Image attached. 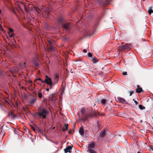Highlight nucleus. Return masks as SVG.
Segmentation results:
<instances>
[{
  "label": "nucleus",
  "mask_w": 153,
  "mask_h": 153,
  "mask_svg": "<svg viewBox=\"0 0 153 153\" xmlns=\"http://www.w3.org/2000/svg\"><path fill=\"white\" fill-rule=\"evenodd\" d=\"M39 112L38 114L40 117H42L43 118H45L47 115L48 114V111L45 108H39Z\"/></svg>",
  "instance_id": "1"
},
{
  "label": "nucleus",
  "mask_w": 153,
  "mask_h": 153,
  "mask_svg": "<svg viewBox=\"0 0 153 153\" xmlns=\"http://www.w3.org/2000/svg\"><path fill=\"white\" fill-rule=\"evenodd\" d=\"M94 146L95 143L94 142H92L91 143L88 147V150L87 151L90 153H97L94 150Z\"/></svg>",
  "instance_id": "2"
},
{
  "label": "nucleus",
  "mask_w": 153,
  "mask_h": 153,
  "mask_svg": "<svg viewBox=\"0 0 153 153\" xmlns=\"http://www.w3.org/2000/svg\"><path fill=\"white\" fill-rule=\"evenodd\" d=\"M42 82L46 83L49 85H51L53 84L51 79L47 75H45V79L44 81H42Z\"/></svg>",
  "instance_id": "3"
},
{
  "label": "nucleus",
  "mask_w": 153,
  "mask_h": 153,
  "mask_svg": "<svg viewBox=\"0 0 153 153\" xmlns=\"http://www.w3.org/2000/svg\"><path fill=\"white\" fill-rule=\"evenodd\" d=\"M129 49V47L128 44H126L125 45H120L119 48L118 50L119 51H121L123 49L124 50H128Z\"/></svg>",
  "instance_id": "4"
},
{
  "label": "nucleus",
  "mask_w": 153,
  "mask_h": 153,
  "mask_svg": "<svg viewBox=\"0 0 153 153\" xmlns=\"http://www.w3.org/2000/svg\"><path fill=\"white\" fill-rule=\"evenodd\" d=\"M117 99L122 104L126 103V100L123 98L120 97H118Z\"/></svg>",
  "instance_id": "5"
},
{
  "label": "nucleus",
  "mask_w": 153,
  "mask_h": 153,
  "mask_svg": "<svg viewBox=\"0 0 153 153\" xmlns=\"http://www.w3.org/2000/svg\"><path fill=\"white\" fill-rule=\"evenodd\" d=\"M72 149V147L71 146H68L64 149V151L65 153L67 152H70L71 150Z\"/></svg>",
  "instance_id": "6"
},
{
  "label": "nucleus",
  "mask_w": 153,
  "mask_h": 153,
  "mask_svg": "<svg viewBox=\"0 0 153 153\" xmlns=\"http://www.w3.org/2000/svg\"><path fill=\"white\" fill-rule=\"evenodd\" d=\"M136 91L137 93H139L142 91H143L141 88H140L138 85H137Z\"/></svg>",
  "instance_id": "7"
},
{
  "label": "nucleus",
  "mask_w": 153,
  "mask_h": 153,
  "mask_svg": "<svg viewBox=\"0 0 153 153\" xmlns=\"http://www.w3.org/2000/svg\"><path fill=\"white\" fill-rule=\"evenodd\" d=\"M79 132L81 135H83L84 134V131L82 128H80L79 130Z\"/></svg>",
  "instance_id": "8"
},
{
  "label": "nucleus",
  "mask_w": 153,
  "mask_h": 153,
  "mask_svg": "<svg viewBox=\"0 0 153 153\" xmlns=\"http://www.w3.org/2000/svg\"><path fill=\"white\" fill-rule=\"evenodd\" d=\"M68 124H65L64 125V127H63L62 129L63 131H65L68 129Z\"/></svg>",
  "instance_id": "9"
},
{
  "label": "nucleus",
  "mask_w": 153,
  "mask_h": 153,
  "mask_svg": "<svg viewBox=\"0 0 153 153\" xmlns=\"http://www.w3.org/2000/svg\"><path fill=\"white\" fill-rule=\"evenodd\" d=\"M36 100V98L32 99L29 102V103L31 104H33Z\"/></svg>",
  "instance_id": "10"
},
{
  "label": "nucleus",
  "mask_w": 153,
  "mask_h": 153,
  "mask_svg": "<svg viewBox=\"0 0 153 153\" xmlns=\"http://www.w3.org/2000/svg\"><path fill=\"white\" fill-rule=\"evenodd\" d=\"M69 24H65L63 26V28L65 29H67L69 28Z\"/></svg>",
  "instance_id": "11"
},
{
  "label": "nucleus",
  "mask_w": 153,
  "mask_h": 153,
  "mask_svg": "<svg viewBox=\"0 0 153 153\" xmlns=\"http://www.w3.org/2000/svg\"><path fill=\"white\" fill-rule=\"evenodd\" d=\"M105 130H104L100 134V136L101 137H103L105 135Z\"/></svg>",
  "instance_id": "12"
},
{
  "label": "nucleus",
  "mask_w": 153,
  "mask_h": 153,
  "mask_svg": "<svg viewBox=\"0 0 153 153\" xmlns=\"http://www.w3.org/2000/svg\"><path fill=\"white\" fill-rule=\"evenodd\" d=\"M36 60L37 62H34V65H35L36 67H37L39 65L38 63L37 62L39 61V60L37 58H36Z\"/></svg>",
  "instance_id": "13"
},
{
  "label": "nucleus",
  "mask_w": 153,
  "mask_h": 153,
  "mask_svg": "<svg viewBox=\"0 0 153 153\" xmlns=\"http://www.w3.org/2000/svg\"><path fill=\"white\" fill-rule=\"evenodd\" d=\"M94 116V115H93L91 114H89L87 115L86 118L88 119V118H91V117H93Z\"/></svg>",
  "instance_id": "14"
},
{
  "label": "nucleus",
  "mask_w": 153,
  "mask_h": 153,
  "mask_svg": "<svg viewBox=\"0 0 153 153\" xmlns=\"http://www.w3.org/2000/svg\"><path fill=\"white\" fill-rule=\"evenodd\" d=\"M92 60L93 63H95L97 61V58L95 57L92 58Z\"/></svg>",
  "instance_id": "15"
},
{
  "label": "nucleus",
  "mask_w": 153,
  "mask_h": 153,
  "mask_svg": "<svg viewBox=\"0 0 153 153\" xmlns=\"http://www.w3.org/2000/svg\"><path fill=\"white\" fill-rule=\"evenodd\" d=\"M5 134V133L4 131V130L3 129V128H2L1 130V134L2 135H4Z\"/></svg>",
  "instance_id": "16"
},
{
  "label": "nucleus",
  "mask_w": 153,
  "mask_h": 153,
  "mask_svg": "<svg viewBox=\"0 0 153 153\" xmlns=\"http://www.w3.org/2000/svg\"><path fill=\"white\" fill-rule=\"evenodd\" d=\"M0 106L1 109H2L3 110H5L6 108V107L4 105L0 104Z\"/></svg>",
  "instance_id": "17"
},
{
  "label": "nucleus",
  "mask_w": 153,
  "mask_h": 153,
  "mask_svg": "<svg viewBox=\"0 0 153 153\" xmlns=\"http://www.w3.org/2000/svg\"><path fill=\"white\" fill-rule=\"evenodd\" d=\"M106 102V100L105 99H102L101 101V103L103 105H105Z\"/></svg>",
  "instance_id": "18"
},
{
  "label": "nucleus",
  "mask_w": 153,
  "mask_h": 153,
  "mask_svg": "<svg viewBox=\"0 0 153 153\" xmlns=\"http://www.w3.org/2000/svg\"><path fill=\"white\" fill-rule=\"evenodd\" d=\"M42 94L41 92H39L38 93V97L39 98H42Z\"/></svg>",
  "instance_id": "19"
},
{
  "label": "nucleus",
  "mask_w": 153,
  "mask_h": 153,
  "mask_svg": "<svg viewBox=\"0 0 153 153\" xmlns=\"http://www.w3.org/2000/svg\"><path fill=\"white\" fill-rule=\"evenodd\" d=\"M139 108L141 109H143L145 108V107L141 105H139Z\"/></svg>",
  "instance_id": "20"
},
{
  "label": "nucleus",
  "mask_w": 153,
  "mask_h": 153,
  "mask_svg": "<svg viewBox=\"0 0 153 153\" xmlns=\"http://www.w3.org/2000/svg\"><path fill=\"white\" fill-rule=\"evenodd\" d=\"M148 12L149 14L150 15L152 13H153V10H152L151 9H150Z\"/></svg>",
  "instance_id": "21"
},
{
  "label": "nucleus",
  "mask_w": 153,
  "mask_h": 153,
  "mask_svg": "<svg viewBox=\"0 0 153 153\" xmlns=\"http://www.w3.org/2000/svg\"><path fill=\"white\" fill-rule=\"evenodd\" d=\"M88 56L89 57H92V54L90 53V52H89L88 53Z\"/></svg>",
  "instance_id": "22"
},
{
  "label": "nucleus",
  "mask_w": 153,
  "mask_h": 153,
  "mask_svg": "<svg viewBox=\"0 0 153 153\" xmlns=\"http://www.w3.org/2000/svg\"><path fill=\"white\" fill-rule=\"evenodd\" d=\"M81 112L82 113H84L85 112V108H82L81 109Z\"/></svg>",
  "instance_id": "23"
},
{
  "label": "nucleus",
  "mask_w": 153,
  "mask_h": 153,
  "mask_svg": "<svg viewBox=\"0 0 153 153\" xmlns=\"http://www.w3.org/2000/svg\"><path fill=\"white\" fill-rule=\"evenodd\" d=\"M32 129L36 133H37V131H38L35 128H33V127H32Z\"/></svg>",
  "instance_id": "24"
},
{
  "label": "nucleus",
  "mask_w": 153,
  "mask_h": 153,
  "mask_svg": "<svg viewBox=\"0 0 153 153\" xmlns=\"http://www.w3.org/2000/svg\"><path fill=\"white\" fill-rule=\"evenodd\" d=\"M55 79L56 80H58L59 79V77L57 75H56L55 76Z\"/></svg>",
  "instance_id": "25"
},
{
  "label": "nucleus",
  "mask_w": 153,
  "mask_h": 153,
  "mask_svg": "<svg viewBox=\"0 0 153 153\" xmlns=\"http://www.w3.org/2000/svg\"><path fill=\"white\" fill-rule=\"evenodd\" d=\"M37 80H39L40 81L42 82V81H44L42 80V79L41 78H39L37 79H36L35 80V81H36Z\"/></svg>",
  "instance_id": "26"
},
{
  "label": "nucleus",
  "mask_w": 153,
  "mask_h": 153,
  "mask_svg": "<svg viewBox=\"0 0 153 153\" xmlns=\"http://www.w3.org/2000/svg\"><path fill=\"white\" fill-rule=\"evenodd\" d=\"M48 42H49V45H50V46H51L52 45V43L50 41H48Z\"/></svg>",
  "instance_id": "27"
},
{
  "label": "nucleus",
  "mask_w": 153,
  "mask_h": 153,
  "mask_svg": "<svg viewBox=\"0 0 153 153\" xmlns=\"http://www.w3.org/2000/svg\"><path fill=\"white\" fill-rule=\"evenodd\" d=\"M133 91H130V96H131L132 95V94H133Z\"/></svg>",
  "instance_id": "28"
},
{
  "label": "nucleus",
  "mask_w": 153,
  "mask_h": 153,
  "mask_svg": "<svg viewBox=\"0 0 153 153\" xmlns=\"http://www.w3.org/2000/svg\"><path fill=\"white\" fill-rule=\"evenodd\" d=\"M123 75H126L127 74V73L126 72H123Z\"/></svg>",
  "instance_id": "29"
},
{
  "label": "nucleus",
  "mask_w": 153,
  "mask_h": 153,
  "mask_svg": "<svg viewBox=\"0 0 153 153\" xmlns=\"http://www.w3.org/2000/svg\"><path fill=\"white\" fill-rule=\"evenodd\" d=\"M8 128H13V127H11V125H8Z\"/></svg>",
  "instance_id": "30"
},
{
  "label": "nucleus",
  "mask_w": 153,
  "mask_h": 153,
  "mask_svg": "<svg viewBox=\"0 0 153 153\" xmlns=\"http://www.w3.org/2000/svg\"><path fill=\"white\" fill-rule=\"evenodd\" d=\"M9 31L10 32H12L13 31V30L11 28H10L9 29Z\"/></svg>",
  "instance_id": "31"
},
{
  "label": "nucleus",
  "mask_w": 153,
  "mask_h": 153,
  "mask_svg": "<svg viewBox=\"0 0 153 153\" xmlns=\"http://www.w3.org/2000/svg\"><path fill=\"white\" fill-rule=\"evenodd\" d=\"M50 49L51 51H53V50H54V49H53V47L52 46H50Z\"/></svg>",
  "instance_id": "32"
},
{
  "label": "nucleus",
  "mask_w": 153,
  "mask_h": 153,
  "mask_svg": "<svg viewBox=\"0 0 153 153\" xmlns=\"http://www.w3.org/2000/svg\"><path fill=\"white\" fill-rule=\"evenodd\" d=\"M137 144L138 146L140 147H141V146L139 143H137Z\"/></svg>",
  "instance_id": "33"
},
{
  "label": "nucleus",
  "mask_w": 153,
  "mask_h": 153,
  "mask_svg": "<svg viewBox=\"0 0 153 153\" xmlns=\"http://www.w3.org/2000/svg\"><path fill=\"white\" fill-rule=\"evenodd\" d=\"M83 52L84 53H85L87 52V51L85 49H84L83 50Z\"/></svg>",
  "instance_id": "34"
},
{
  "label": "nucleus",
  "mask_w": 153,
  "mask_h": 153,
  "mask_svg": "<svg viewBox=\"0 0 153 153\" xmlns=\"http://www.w3.org/2000/svg\"><path fill=\"white\" fill-rule=\"evenodd\" d=\"M14 36V35L12 34L10 36V37H11Z\"/></svg>",
  "instance_id": "35"
},
{
  "label": "nucleus",
  "mask_w": 153,
  "mask_h": 153,
  "mask_svg": "<svg viewBox=\"0 0 153 153\" xmlns=\"http://www.w3.org/2000/svg\"><path fill=\"white\" fill-rule=\"evenodd\" d=\"M134 102L135 103L136 105L138 104V102L136 100H134Z\"/></svg>",
  "instance_id": "36"
},
{
  "label": "nucleus",
  "mask_w": 153,
  "mask_h": 153,
  "mask_svg": "<svg viewBox=\"0 0 153 153\" xmlns=\"http://www.w3.org/2000/svg\"><path fill=\"white\" fill-rule=\"evenodd\" d=\"M52 142L54 143V144H55L56 145H57L58 144V142H53L52 141Z\"/></svg>",
  "instance_id": "37"
},
{
  "label": "nucleus",
  "mask_w": 153,
  "mask_h": 153,
  "mask_svg": "<svg viewBox=\"0 0 153 153\" xmlns=\"http://www.w3.org/2000/svg\"><path fill=\"white\" fill-rule=\"evenodd\" d=\"M53 84H51V85H49L50 86L49 88L50 89H51L52 88V85Z\"/></svg>",
  "instance_id": "38"
},
{
  "label": "nucleus",
  "mask_w": 153,
  "mask_h": 153,
  "mask_svg": "<svg viewBox=\"0 0 153 153\" xmlns=\"http://www.w3.org/2000/svg\"><path fill=\"white\" fill-rule=\"evenodd\" d=\"M97 128L98 129H101V128L100 127V126L99 125H98Z\"/></svg>",
  "instance_id": "39"
},
{
  "label": "nucleus",
  "mask_w": 153,
  "mask_h": 153,
  "mask_svg": "<svg viewBox=\"0 0 153 153\" xmlns=\"http://www.w3.org/2000/svg\"><path fill=\"white\" fill-rule=\"evenodd\" d=\"M49 88H47L46 89V91H49Z\"/></svg>",
  "instance_id": "40"
},
{
  "label": "nucleus",
  "mask_w": 153,
  "mask_h": 153,
  "mask_svg": "<svg viewBox=\"0 0 153 153\" xmlns=\"http://www.w3.org/2000/svg\"><path fill=\"white\" fill-rule=\"evenodd\" d=\"M39 130L40 132H41V130L39 128Z\"/></svg>",
  "instance_id": "41"
},
{
  "label": "nucleus",
  "mask_w": 153,
  "mask_h": 153,
  "mask_svg": "<svg viewBox=\"0 0 153 153\" xmlns=\"http://www.w3.org/2000/svg\"><path fill=\"white\" fill-rule=\"evenodd\" d=\"M97 125H99V122H97Z\"/></svg>",
  "instance_id": "42"
},
{
  "label": "nucleus",
  "mask_w": 153,
  "mask_h": 153,
  "mask_svg": "<svg viewBox=\"0 0 153 153\" xmlns=\"http://www.w3.org/2000/svg\"><path fill=\"white\" fill-rule=\"evenodd\" d=\"M150 149H151L152 150H153V149L152 148L151 146L150 147Z\"/></svg>",
  "instance_id": "43"
},
{
  "label": "nucleus",
  "mask_w": 153,
  "mask_h": 153,
  "mask_svg": "<svg viewBox=\"0 0 153 153\" xmlns=\"http://www.w3.org/2000/svg\"><path fill=\"white\" fill-rule=\"evenodd\" d=\"M7 127V126H6V125H4L3 126V127Z\"/></svg>",
  "instance_id": "44"
},
{
  "label": "nucleus",
  "mask_w": 153,
  "mask_h": 153,
  "mask_svg": "<svg viewBox=\"0 0 153 153\" xmlns=\"http://www.w3.org/2000/svg\"><path fill=\"white\" fill-rule=\"evenodd\" d=\"M25 63H24V67H25Z\"/></svg>",
  "instance_id": "45"
},
{
  "label": "nucleus",
  "mask_w": 153,
  "mask_h": 153,
  "mask_svg": "<svg viewBox=\"0 0 153 153\" xmlns=\"http://www.w3.org/2000/svg\"><path fill=\"white\" fill-rule=\"evenodd\" d=\"M141 143H142V144H143V142H141Z\"/></svg>",
  "instance_id": "46"
},
{
  "label": "nucleus",
  "mask_w": 153,
  "mask_h": 153,
  "mask_svg": "<svg viewBox=\"0 0 153 153\" xmlns=\"http://www.w3.org/2000/svg\"><path fill=\"white\" fill-rule=\"evenodd\" d=\"M24 7L25 8V5H24Z\"/></svg>",
  "instance_id": "47"
},
{
  "label": "nucleus",
  "mask_w": 153,
  "mask_h": 153,
  "mask_svg": "<svg viewBox=\"0 0 153 153\" xmlns=\"http://www.w3.org/2000/svg\"><path fill=\"white\" fill-rule=\"evenodd\" d=\"M133 101H134V100H134V99H133Z\"/></svg>",
  "instance_id": "48"
},
{
  "label": "nucleus",
  "mask_w": 153,
  "mask_h": 153,
  "mask_svg": "<svg viewBox=\"0 0 153 153\" xmlns=\"http://www.w3.org/2000/svg\"><path fill=\"white\" fill-rule=\"evenodd\" d=\"M54 127H53V129H54Z\"/></svg>",
  "instance_id": "49"
},
{
  "label": "nucleus",
  "mask_w": 153,
  "mask_h": 153,
  "mask_svg": "<svg viewBox=\"0 0 153 153\" xmlns=\"http://www.w3.org/2000/svg\"><path fill=\"white\" fill-rule=\"evenodd\" d=\"M11 114L12 115H13V114H12V113H11Z\"/></svg>",
  "instance_id": "50"
},
{
  "label": "nucleus",
  "mask_w": 153,
  "mask_h": 153,
  "mask_svg": "<svg viewBox=\"0 0 153 153\" xmlns=\"http://www.w3.org/2000/svg\"><path fill=\"white\" fill-rule=\"evenodd\" d=\"M140 153V152H137V153Z\"/></svg>",
  "instance_id": "51"
},
{
  "label": "nucleus",
  "mask_w": 153,
  "mask_h": 153,
  "mask_svg": "<svg viewBox=\"0 0 153 153\" xmlns=\"http://www.w3.org/2000/svg\"><path fill=\"white\" fill-rule=\"evenodd\" d=\"M26 129V128H25V129Z\"/></svg>",
  "instance_id": "52"
},
{
  "label": "nucleus",
  "mask_w": 153,
  "mask_h": 153,
  "mask_svg": "<svg viewBox=\"0 0 153 153\" xmlns=\"http://www.w3.org/2000/svg\"><path fill=\"white\" fill-rule=\"evenodd\" d=\"M6 102H7V103H8V102H7V101H6Z\"/></svg>",
  "instance_id": "53"
},
{
  "label": "nucleus",
  "mask_w": 153,
  "mask_h": 153,
  "mask_svg": "<svg viewBox=\"0 0 153 153\" xmlns=\"http://www.w3.org/2000/svg\"><path fill=\"white\" fill-rule=\"evenodd\" d=\"M11 152H10L9 153H11Z\"/></svg>",
  "instance_id": "54"
},
{
  "label": "nucleus",
  "mask_w": 153,
  "mask_h": 153,
  "mask_svg": "<svg viewBox=\"0 0 153 153\" xmlns=\"http://www.w3.org/2000/svg\"><path fill=\"white\" fill-rule=\"evenodd\" d=\"M143 1H144V0H143Z\"/></svg>",
  "instance_id": "55"
}]
</instances>
